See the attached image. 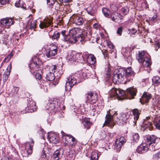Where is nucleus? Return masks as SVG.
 Instances as JSON below:
<instances>
[{"label":"nucleus","instance_id":"obj_1","mask_svg":"<svg viewBox=\"0 0 160 160\" xmlns=\"http://www.w3.org/2000/svg\"><path fill=\"white\" fill-rule=\"evenodd\" d=\"M129 115L124 113L118 114L117 112L114 111V114L112 115L110 112H108L105 117V120L103 124V127L106 126L112 128L114 125V121L118 124L122 125L125 123Z\"/></svg>","mask_w":160,"mask_h":160},{"label":"nucleus","instance_id":"obj_2","mask_svg":"<svg viewBox=\"0 0 160 160\" xmlns=\"http://www.w3.org/2000/svg\"><path fill=\"white\" fill-rule=\"evenodd\" d=\"M137 90L133 87L128 88L126 91L115 88H112L109 92L110 96L111 98H118V100H122L126 97L130 99H132L136 96Z\"/></svg>","mask_w":160,"mask_h":160},{"label":"nucleus","instance_id":"obj_3","mask_svg":"<svg viewBox=\"0 0 160 160\" xmlns=\"http://www.w3.org/2000/svg\"><path fill=\"white\" fill-rule=\"evenodd\" d=\"M63 138L65 140V143L68 145L70 148H75L77 141L70 134L63 135Z\"/></svg>","mask_w":160,"mask_h":160},{"label":"nucleus","instance_id":"obj_4","mask_svg":"<svg viewBox=\"0 0 160 160\" xmlns=\"http://www.w3.org/2000/svg\"><path fill=\"white\" fill-rule=\"evenodd\" d=\"M77 33L76 30L75 29L70 30L69 33L67 34L66 36L65 37V41L69 43H75L77 40Z\"/></svg>","mask_w":160,"mask_h":160},{"label":"nucleus","instance_id":"obj_5","mask_svg":"<svg viewBox=\"0 0 160 160\" xmlns=\"http://www.w3.org/2000/svg\"><path fill=\"white\" fill-rule=\"evenodd\" d=\"M126 78L125 75V72L124 70L120 69L119 70L118 73L114 74L113 77V82H121Z\"/></svg>","mask_w":160,"mask_h":160},{"label":"nucleus","instance_id":"obj_6","mask_svg":"<svg viewBox=\"0 0 160 160\" xmlns=\"http://www.w3.org/2000/svg\"><path fill=\"white\" fill-rule=\"evenodd\" d=\"M124 137H121L119 139H116L114 145V149L117 152H119L122 148V146L126 142Z\"/></svg>","mask_w":160,"mask_h":160},{"label":"nucleus","instance_id":"obj_7","mask_svg":"<svg viewBox=\"0 0 160 160\" xmlns=\"http://www.w3.org/2000/svg\"><path fill=\"white\" fill-rule=\"evenodd\" d=\"M14 22L11 18H3L0 20V27L7 28L13 24Z\"/></svg>","mask_w":160,"mask_h":160},{"label":"nucleus","instance_id":"obj_8","mask_svg":"<svg viewBox=\"0 0 160 160\" xmlns=\"http://www.w3.org/2000/svg\"><path fill=\"white\" fill-rule=\"evenodd\" d=\"M68 81L66 82L65 88L67 91H70L76 83L77 80L72 76L67 78Z\"/></svg>","mask_w":160,"mask_h":160},{"label":"nucleus","instance_id":"obj_9","mask_svg":"<svg viewBox=\"0 0 160 160\" xmlns=\"http://www.w3.org/2000/svg\"><path fill=\"white\" fill-rule=\"evenodd\" d=\"M34 145V142L31 138L29 139V141L27 142L25 144V150L28 155L31 154L32 152L33 147Z\"/></svg>","mask_w":160,"mask_h":160},{"label":"nucleus","instance_id":"obj_10","mask_svg":"<svg viewBox=\"0 0 160 160\" xmlns=\"http://www.w3.org/2000/svg\"><path fill=\"white\" fill-rule=\"evenodd\" d=\"M8 35L5 31L0 28V42L2 44H6L8 42Z\"/></svg>","mask_w":160,"mask_h":160},{"label":"nucleus","instance_id":"obj_11","mask_svg":"<svg viewBox=\"0 0 160 160\" xmlns=\"http://www.w3.org/2000/svg\"><path fill=\"white\" fill-rule=\"evenodd\" d=\"M132 113L134 115L133 119H131L129 121V122L133 125L136 123V121L138 119L141 111H139L136 108L132 110Z\"/></svg>","mask_w":160,"mask_h":160},{"label":"nucleus","instance_id":"obj_12","mask_svg":"<svg viewBox=\"0 0 160 160\" xmlns=\"http://www.w3.org/2000/svg\"><path fill=\"white\" fill-rule=\"evenodd\" d=\"M88 100L90 103H95L98 100V95L96 93L90 92L88 93Z\"/></svg>","mask_w":160,"mask_h":160},{"label":"nucleus","instance_id":"obj_13","mask_svg":"<svg viewBox=\"0 0 160 160\" xmlns=\"http://www.w3.org/2000/svg\"><path fill=\"white\" fill-rule=\"evenodd\" d=\"M27 107L25 108L26 111L28 112H32L35 111L37 109L35 102L33 101H30L28 103Z\"/></svg>","mask_w":160,"mask_h":160},{"label":"nucleus","instance_id":"obj_14","mask_svg":"<svg viewBox=\"0 0 160 160\" xmlns=\"http://www.w3.org/2000/svg\"><path fill=\"white\" fill-rule=\"evenodd\" d=\"M84 56H87L85 58H87V61L88 63L90 65L94 64L96 61V58L93 54H90L89 55H88V53L87 52H85L83 54Z\"/></svg>","mask_w":160,"mask_h":160},{"label":"nucleus","instance_id":"obj_15","mask_svg":"<svg viewBox=\"0 0 160 160\" xmlns=\"http://www.w3.org/2000/svg\"><path fill=\"white\" fill-rule=\"evenodd\" d=\"M152 95L147 92H144L141 98L140 99V102L142 104H144L148 102L151 98Z\"/></svg>","mask_w":160,"mask_h":160},{"label":"nucleus","instance_id":"obj_16","mask_svg":"<svg viewBox=\"0 0 160 160\" xmlns=\"http://www.w3.org/2000/svg\"><path fill=\"white\" fill-rule=\"evenodd\" d=\"M70 19L72 20L73 23L78 25H82L84 22L82 18L78 15L73 16L71 17Z\"/></svg>","mask_w":160,"mask_h":160},{"label":"nucleus","instance_id":"obj_17","mask_svg":"<svg viewBox=\"0 0 160 160\" xmlns=\"http://www.w3.org/2000/svg\"><path fill=\"white\" fill-rule=\"evenodd\" d=\"M111 18L113 21H114L118 23H120L122 21V17L119 13L114 12L111 15Z\"/></svg>","mask_w":160,"mask_h":160},{"label":"nucleus","instance_id":"obj_18","mask_svg":"<svg viewBox=\"0 0 160 160\" xmlns=\"http://www.w3.org/2000/svg\"><path fill=\"white\" fill-rule=\"evenodd\" d=\"M58 138V134L51 132V142L55 144H57L59 142Z\"/></svg>","mask_w":160,"mask_h":160},{"label":"nucleus","instance_id":"obj_19","mask_svg":"<svg viewBox=\"0 0 160 160\" xmlns=\"http://www.w3.org/2000/svg\"><path fill=\"white\" fill-rule=\"evenodd\" d=\"M125 72V75L126 78L130 77V79H132V78L133 76L134 72L132 70L131 67L128 68H127L126 70H124ZM129 81H130V79H128Z\"/></svg>","mask_w":160,"mask_h":160},{"label":"nucleus","instance_id":"obj_20","mask_svg":"<svg viewBox=\"0 0 160 160\" xmlns=\"http://www.w3.org/2000/svg\"><path fill=\"white\" fill-rule=\"evenodd\" d=\"M39 65L35 62H32L29 65V67H30V71L31 72L33 73L35 71H38V67Z\"/></svg>","mask_w":160,"mask_h":160},{"label":"nucleus","instance_id":"obj_21","mask_svg":"<svg viewBox=\"0 0 160 160\" xmlns=\"http://www.w3.org/2000/svg\"><path fill=\"white\" fill-rule=\"evenodd\" d=\"M11 64H10L7 68L3 74V80L5 82L8 78V76L10 74V72L11 69Z\"/></svg>","mask_w":160,"mask_h":160},{"label":"nucleus","instance_id":"obj_22","mask_svg":"<svg viewBox=\"0 0 160 160\" xmlns=\"http://www.w3.org/2000/svg\"><path fill=\"white\" fill-rule=\"evenodd\" d=\"M148 149V148L143 144L139 146L137 149V151L139 153H143L146 152Z\"/></svg>","mask_w":160,"mask_h":160},{"label":"nucleus","instance_id":"obj_23","mask_svg":"<svg viewBox=\"0 0 160 160\" xmlns=\"http://www.w3.org/2000/svg\"><path fill=\"white\" fill-rule=\"evenodd\" d=\"M145 58H148L144 51L139 52L137 56V58L139 62H142Z\"/></svg>","mask_w":160,"mask_h":160},{"label":"nucleus","instance_id":"obj_24","mask_svg":"<svg viewBox=\"0 0 160 160\" xmlns=\"http://www.w3.org/2000/svg\"><path fill=\"white\" fill-rule=\"evenodd\" d=\"M50 23V20L47 18H45L43 22H41L39 25V27L41 28L48 27L49 26Z\"/></svg>","mask_w":160,"mask_h":160},{"label":"nucleus","instance_id":"obj_25","mask_svg":"<svg viewBox=\"0 0 160 160\" xmlns=\"http://www.w3.org/2000/svg\"><path fill=\"white\" fill-rule=\"evenodd\" d=\"M157 138L154 135L148 136L147 137L148 143H156V141L157 139Z\"/></svg>","mask_w":160,"mask_h":160},{"label":"nucleus","instance_id":"obj_26","mask_svg":"<svg viewBox=\"0 0 160 160\" xmlns=\"http://www.w3.org/2000/svg\"><path fill=\"white\" fill-rule=\"evenodd\" d=\"M52 72H51V81L55 79V76L54 73L57 71V68L56 65H54L51 67Z\"/></svg>","mask_w":160,"mask_h":160},{"label":"nucleus","instance_id":"obj_27","mask_svg":"<svg viewBox=\"0 0 160 160\" xmlns=\"http://www.w3.org/2000/svg\"><path fill=\"white\" fill-rule=\"evenodd\" d=\"M142 63L144 67H147L150 66L151 64L150 60L148 58H145L142 62H140Z\"/></svg>","mask_w":160,"mask_h":160},{"label":"nucleus","instance_id":"obj_28","mask_svg":"<svg viewBox=\"0 0 160 160\" xmlns=\"http://www.w3.org/2000/svg\"><path fill=\"white\" fill-rule=\"evenodd\" d=\"M148 149H149L151 151H154L155 150L158 149V148L157 146V144L156 143H148Z\"/></svg>","mask_w":160,"mask_h":160},{"label":"nucleus","instance_id":"obj_29","mask_svg":"<svg viewBox=\"0 0 160 160\" xmlns=\"http://www.w3.org/2000/svg\"><path fill=\"white\" fill-rule=\"evenodd\" d=\"M33 3L32 2H28L27 5V6L24 7V9L27 10H30L32 11V12L35 11V9L33 8Z\"/></svg>","mask_w":160,"mask_h":160},{"label":"nucleus","instance_id":"obj_30","mask_svg":"<svg viewBox=\"0 0 160 160\" xmlns=\"http://www.w3.org/2000/svg\"><path fill=\"white\" fill-rule=\"evenodd\" d=\"M87 13L90 15L93 16L95 15V11L91 7H89L86 9Z\"/></svg>","mask_w":160,"mask_h":160},{"label":"nucleus","instance_id":"obj_31","mask_svg":"<svg viewBox=\"0 0 160 160\" xmlns=\"http://www.w3.org/2000/svg\"><path fill=\"white\" fill-rule=\"evenodd\" d=\"M75 57V54L72 52L69 53L67 56V59L68 61H76V58Z\"/></svg>","mask_w":160,"mask_h":160},{"label":"nucleus","instance_id":"obj_32","mask_svg":"<svg viewBox=\"0 0 160 160\" xmlns=\"http://www.w3.org/2000/svg\"><path fill=\"white\" fill-rule=\"evenodd\" d=\"M15 5L17 7H21L24 9L25 5L22 0H19L16 2L15 3Z\"/></svg>","mask_w":160,"mask_h":160},{"label":"nucleus","instance_id":"obj_33","mask_svg":"<svg viewBox=\"0 0 160 160\" xmlns=\"http://www.w3.org/2000/svg\"><path fill=\"white\" fill-rule=\"evenodd\" d=\"M60 155V152L58 150H56L54 152L52 158L53 160H58Z\"/></svg>","mask_w":160,"mask_h":160},{"label":"nucleus","instance_id":"obj_34","mask_svg":"<svg viewBox=\"0 0 160 160\" xmlns=\"http://www.w3.org/2000/svg\"><path fill=\"white\" fill-rule=\"evenodd\" d=\"M49 151V149L47 148H44L43 151V155H42V158H46L47 157H49L50 155Z\"/></svg>","mask_w":160,"mask_h":160},{"label":"nucleus","instance_id":"obj_35","mask_svg":"<svg viewBox=\"0 0 160 160\" xmlns=\"http://www.w3.org/2000/svg\"><path fill=\"white\" fill-rule=\"evenodd\" d=\"M85 128L87 129L89 128V126L90 123L89 119L88 118H85L82 122Z\"/></svg>","mask_w":160,"mask_h":160},{"label":"nucleus","instance_id":"obj_36","mask_svg":"<svg viewBox=\"0 0 160 160\" xmlns=\"http://www.w3.org/2000/svg\"><path fill=\"white\" fill-rule=\"evenodd\" d=\"M50 48L49 46H48L47 45L44 46L43 50H45V51H46V56H47L48 58L50 57Z\"/></svg>","mask_w":160,"mask_h":160},{"label":"nucleus","instance_id":"obj_37","mask_svg":"<svg viewBox=\"0 0 160 160\" xmlns=\"http://www.w3.org/2000/svg\"><path fill=\"white\" fill-rule=\"evenodd\" d=\"M139 136L138 133H134L132 134V140L134 142H137L139 141Z\"/></svg>","mask_w":160,"mask_h":160},{"label":"nucleus","instance_id":"obj_38","mask_svg":"<svg viewBox=\"0 0 160 160\" xmlns=\"http://www.w3.org/2000/svg\"><path fill=\"white\" fill-rule=\"evenodd\" d=\"M60 36V33L57 31H56L53 34L52 36V40H56L57 41L59 38Z\"/></svg>","mask_w":160,"mask_h":160},{"label":"nucleus","instance_id":"obj_39","mask_svg":"<svg viewBox=\"0 0 160 160\" xmlns=\"http://www.w3.org/2000/svg\"><path fill=\"white\" fill-rule=\"evenodd\" d=\"M98 156L96 152H92L91 156V160H98Z\"/></svg>","mask_w":160,"mask_h":160},{"label":"nucleus","instance_id":"obj_40","mask_svg":"<svg viewBox=\"0 0 160 160\" xmlns=\"http://www.w3.org/2000/svg\"><path fill=\"white\" fill-rule=\"evenodd\" d=\"M75 58H76V61H77L78 62H80L82 59H83V56L81 54L78 53L75 55Z\"/></svg>","mask_w":160,"mask_h":160},{"label":"nucleus","instance_id":"obj_41","mask_svg":"<svg viewBox=\"0 0 160 160\" xmlns=\"http://www.w3.org/2000/svg\"><path fill=\"white\" fill-rule=\"evenodd\" d=\"M129 11V8L127 7H124L121 9V13L124 15L127 14Z\"/></svg>","mask_w":160,"mask_h":160},{"label":"nucleus","instance_id":"obj_42","mask_svg":"<svg viewBox=\"0 0 160 160\" xmlns=\"http://www.w3.org/2000/svg\"><path fill=\"white\" fill-rule=\"evenodd\" d=\"M111 66L109 64L106 68V74L108 75L107 77H109L111 76Z\"/></svg>","mask_w":160,"mask_h":160},{"label":"nucleus","instance_id":"obj_43","mask_svg":"<svg viewBox=\"0 0 160 160\" xmlns=\"http://www.w3.org/2000/svg\"><path fill=\"white\" fill-rule=\"evenodd\" d=\"M152 80L154 84H158L160 83V77L158 76H155L152 79Z\"/></svg>","mask_w":160,"mask_h":160},{"label":"nucleus","instance_id":"obj_44","mask_svg":"<svg viewBox=\"0 0 160 160\" xmlns=\"http://www.w3.org/2000/svg\"><path fill=\"white\" fill-rule=\"evenodd\" d=\"M102 12L104 15L106 17H108L109 16L110 11L106 8H104L102 9Z\"/></svg>","mask_w":160,"mask_h":160},{"label":"nucleus","instance_id":"obj_45","mask_svg":"<svg viewBox=\"0 0 160 160\" xmlns=\"http://www.w3.org/2000/svg\"><path fill=\"white\" fill-rule=\"evenodd\" d=\"M157 17V15L155 14L152 17H149L148 20L151 22H155L156 21Z\"/></svg>","mask_w":160,"mask_h":160},{"label":"nucleus","instance_id":"obj_46","mask_svg":"<svg viewBox=\"0 0 160 160\" xmlns=\"http://www.w3.org/2000/svg\"><path fill=\"white\" fill-rule=\"evenodd\" d=\"M12 53H10L7 57H6L3 61V62H8L11 58L12 56Z\"/></svg>","mask_w":160,"mask_h":160},{"label":"nucleus","instance_id":"obj_47","mask_svg":"<svg viewBox=\"0 0 160 160\" xmlns=\"http://www.w3.org/2000/svg\"><path fill=\"white\" fill-rule=\"evenodd\" d=\"M50 106V102H48V103H45L44 104V107L45 109L46 110V111L48 112V113L49 114V109Z\"/></svg>","mask_w":160,"mask_h":160},{"label":"nucleus","instance_id":"obj_48","mask_svg":"<svg viewBox=\"0 0 160 160\" xmlns=\"http://www.w3.org/2000/svg\"><path fill=\"white\" fill-rule=\"evenodd\" d=\"M111 9L113 11H116L118 10V8L115 4H112L110 5Z\"/></svg>","mask_w":160,"mask_h":160},{"label":"nucleus","instance_id":"obj_49","mask_svg":"<svg viewBox=\"0 0 160 160\" xmlns=\"http://www.w3.org/2000/svg\"><path fill=\"white\" fill-rule=\"evenodd\" d=\"M129 32V33L130 34V36H131L132 35H134L137 32V30L135 29L134 28L131 29H129L128 30Z\"/></svg>","mask_w":160,"mask_h":160},{"label":"nucleus","instance_id":"obj_50","mask_svg":"<svg viewBox=\"0 0 160 160\" xmlns=\"http://www.w3.org/2000/svg\"><path fill=\"white\" fill-rule=\"evenodd\" d=\"M51 102H52V104H54V107L58 108V102L56 99L53 100L52 101L51 100Z\"/></svg>","mask_w":160,"mask_h":160},{"label":"nucleus","instance_id":"obj_51","mask_svg":"<svg viewBox=\"0 0 160 160\" xmlns=\"http://www.w3.org/2000/svg\"><path fill=\"white\" fill-rule=\"evenodd\" d=\"M36 25V20L32 21L30 25V28H34Z\"/></svg>","mask_w":160,"mask_h":160},{"label":"nucleus","instance_id":"obj_52","mask_svg":"<svg viewBox=\"0 0 160 160\" xmlns=\"http://www.w3.org/2000/svg\"><path fill=\"white\" fill-rule=\"evenodd\" d=\"M122 27H119L118 28L117 33V34L121 36L122 34Z\"/></svg>","mask_w":160,"mask_h":160},{"label":"nucleus","instance_id":"obj_53","mask_svg":"<svg viewBox=\"0 0 160 160\" xmlns=\"http://www.w3.org/2000/svg\"><path fill=\"white\" fill-rule=\"evenodd\" d=\"M144 124H145V127L146 128H147L148 127H150L152 125V123L151 122H148L146 120L144 121Z\"/></svg>","mask_w":160,"mask_h":160},{"label":"nucleus","instance_id":"obj_54","mask_svg":"<svg viewBox=\"0 0 160 160\" xmlns=\"http://www.w3.org/2000/svg\"><path fill=\"white\" fill-rule=\"evenodd\" d=\"M51 51H58L57 49V46L55 45H51Z\"/></svg>","mask_w":160,"mask_h":160},{"label":"nucleus","instance_id":"obj_55","mask_svg":"<svg viewBox=\"0 0 160 160\" xmlns=\"http://www.w3.org/2000/svg\"><path fill=\"white\" fill-rule=\"evenodd\" d=\"M153 158L156 159H158L160 158V152L154 154L153 156Z\"/></svg>","mask_w":160,"mask_h":160},{"label":"nucleus","instance_id":"obj_56","mask_svg":"<svg viewBox=\"0 0 160 160\" xmlns=\"http://www.w3.org/2000/svg\"><path fill=\"white\" fill-rule=\"evenodd\" d=\"M9 0H0V3L2 5H5L8 3Z\"/></svg>","mask_w":160,"mask_h":160},{"label":"nucleus","instance_id":"obj_57","mask_svg":"<svg viewBox=\"0 0 160 160\" xmlns=\"http://www.w3.org/2000/svg\"><path fill=\"white\" fill-rule=\"evenodd\" d=\"M61 34L63 36L64 39L65 37L66 36V35L68 33V32H66V31L65 30H62L61 31Z\"/></svg>","mask_w":160,"mask_h":160},{"label":"nucleus","instance_id":"obj_58","mask_svg":"<svg viewBox=\"0 0 160 160\" xmlns=\"http://www.w3.org/2000/svg\"><path fill=\"white\" fill-rule=\"evenodd\" d=\"M54 104H52V102H51V108H52V110L54 112H56L57 111V108H58L54 107Z\"/></svg>","mask_w":160,"mask_h":160},{"label":"nucleus","instance_id":"obj_59","mask_svg":"<svg viewBox=\"0 0 160 160\" xmlns=\"http://www.w3.org/2000/svg\"><path fill=\"white\" fill-rule=\"evenodd\" d=\"M156 127L158 129L160 130V119L156 124Z\"/></svg>","mask_w":160,"mask_h":160},{"label":"nucleus","instance_id":"obj_60","mask_svg":"<svg viewBox=\"0 0 160 160\" xmlns=\"http://www.w3.org/2000/svg\"><path fill=\"white\" fill-rule=\"evenodd\" d=\"M35 76L36 78L39 80L40 79L42 78L41 75L38 73H36Z\"/></svg>","mask_w":160,"mask_h":160},{"label":"nucleus","instance_id":"obj_61","mask_svg":"<svg viewBox=\"0 0 160 160\" xmlns=\"http://www.w3.org/2000/svg\"><path fill=\"white\" fill-rule=\"evenodd\" d=\"M108 47L111 49H113L114 48V46L113 44L111 42H108Z\"/></svg>","mask_w":160,"mask_h":160},{"label":"nucleus","instance_id":"obj_62","mask_svg":"<svg viewBox=\"0 0 160 160\" xmlns=\"http://www.w3.org/2000/svg\"><path fill=\"white\" fill-rule=\"evenodd\" d=\"M100 27V25L98 23H95L93 25V27L94 28L96 29Z\"/></svg>","mask_w":160,"mask_h":160},{"label":"nucleus","instance_id":"obj_63","mask_svg":"<svg viewBox=\"0 0 160 160\" xmlns=\"http://www.w3.org/2000/svg\"><path fill=\"white\" fill-rule=\"evenodd\" d=\"M51 56H54L57 53V51H51Z\"/></svg>","mask_w":160,"mask_h":160},{"label":"nucleus","instance_id":"obj_64","mask_svg":"<svg viewBox=\"0 0 160 160\" xmlns=\"http://www.w3.org/2000/svg\"><path fill=\"white\" fill-rule=\"evenodd\" d=\"M13 89L14 90V93H17L18 92L19 88L18 87H14L13 88Z\"/></svg>","mask_w":160,"mask_h":160}]
</instances>
